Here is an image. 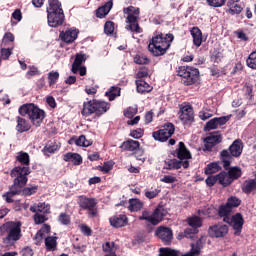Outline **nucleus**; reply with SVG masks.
Segmentation results:
<instances>
[{
	"label": "nucleus",
	"instance_id": "nucleus-38",
	"mask_svg": "<svg viewBox=\"0 0 256 256\" xmlns=\"http://www.w3.org/2000/svg\"><path fill=\"white\" fill-rule=\"evenodd\" d=\"M24 186L25 185L21 186L20 192L17 194H14L13 197H15V195L31 196V195H34V193H37L38 186H30L23 189Z\"/></svg>",
	"mask_w": 256,
	"mask_h": 256
},
{
	"label": "nucleus",
	"instance_id": "nucleus-55",
	"mask_svg": "<svg viewBox=\"0 0 256 256\" xmlns=\"http://www.w3.org/2000/svg\"><path fill=\"white\" fill-rule=\"evenodd\" d=\"M223 59V53L214 50L211 55V61L214 63H221V60Z\"/></svg>",
	"mask_w": 256,
	"mask_h": 256
},
{
	"label": "nucleus",
	"instance_id": "nucleus-45",
	"mask_svg": "<svg viewBox=\"0 0 256 256\" xmlns=\"http://www.w3.org/2000/svg\"><path fill=\"white\" fill-rule=\"evenodd\" d=\"M134 63L137 65H147L149 63V58L143 54H137L134 57Z\"/></svg>",
	"mask_w": 256,
	"mask_h": 256
},
{
	"label": "nucleus",
	"instance_id": "nucleus-5",
	"mask_svg": "<svg viewBox=\"0 0 256 256\" xmlns=\"http://www.w3.org/2000/svg\"><path fill=\"white\" fill-rule=\"evenodd\" d=\"M49 7L47 8V19L49 27H61L65 22V13L61 8L59 0H48Z\"/></svg>",
	"mask_w": 256,
	"mask_h": 256
},
{
	"label": "nucleus",
	"instance_id": "nucleus-30",
	"mask_svg": "<svg viewBox=\"0 0 256 256\" xmlns=\"http://www.w3.org/2000/svg\"><path fill=\"white\" fill-rule=\"evenodd\" d=\"M218 177V183L219 185H222V187H229L231 183H233V180L229 176L228 172L222 171L219 174H217Z\"/></svg>",
	"mask_w": 256,
	"mask_h": 256
},
{
	"label": "nucleus",
	"instance_id": "nucleus-43",
	"mask_svg": "<svg viewBox=\"0 0 256 256\" xmlns=\"http://www.w3.org/2000/svg\"><path fill=\"white\" fill-rule=\"evenodd\" d=\"M75 145L78 147H89L91 145V141L85 138V135H81L79 138L75 140Z\"/></svg>",
	"mask_w": 256,
	"mask_h": 256
},
{
	"label": "nucleus",
	"instance_id": "nucleus-22",
	"mask_svg": "<svg viewBox=\"0 0 256 256\" xmlns=\"http://www.w3.org/2000/svg\"><path fill=\"white\" fill-rule=\"evenodd\" d=\"M30 211L32 213H43L44 215H48V213H51V206L45 204V202H40L31 206Z\"/></svg>",
	"mask_w": 256,
	"mask_h": 256
},
{
	"label": "nucleus",
	"instance_id": "nucleus-7",
	"mask_svg": "<svg viewBox=\"0 0 256 256\" xmlns=\"http://www.w3.org/2000/svg\"><path fill=\"white\" fill-rule=\"evenodd\" d=\"M107 111H109V103L105 101H88L83 103L81 114L83 117H89L94 113L96 117H101Z\"/></svg>",
	"mask_w": 256,
	"mask_h": 256
},
{
	"label": "nucleus",
	"instance_id": "nucleus-16",
	"mask_svg": "<svg viewBox=\"0 0 256 256\" xmlns=\"http://www.w3.org/2000/svg\"><path fill=\"white\" fill-rule=\"evenodd\" d=\"M227 233H229V227L225 224L218 223L208 228L209 237H214L215 239L225 237Z\"/></svg>",
	"mask_w": 256,
	"mask_h": 256
},
{
	"label": "nucleus",
	"instance_id": "nucleus-48",
	"mask_svg": "<svg viewBox=\"0 0 256 256\" xmlns=\"http://www.w3.org/2000/svg\"><path fill=\"white\" fill-rule=\"evenodd\" d=\"M246 63L250 69H256V50L249 55Z\"/></svg>",
	"mask_w": 256,
	"mask_h": 256
},
{
	"label": "nucleus",
	"instance_id": "nucleus-41",
	"mask_svg": "<svg viewBox=\"0 0 256 256\" xmlns=\"http://www.w3.org/2000/svg\"><path fill=\"white\" fill-rule=\"evenodd\" d=\"M159 256H179V251L171 248H160Z\"/></svg>",
	"mask_w": 256,
	"mask_h": 256
},
{
	"label": "nucleus",
	"instance_id": "nucleus-18",
	"mask_svg": "<svg viewBox=\"0 0 256 256\" xmlns=\"http://www.w3.org/2000/svg\"><path fill=\"white\" fill-rule=\"evenodd\" d=\"M229 119H231V115L215 117L206 123L204 130L205 131H213V129H218L222 125H225V123H227V121H229Z\"/></svg>",
	"mask_w": 256,
	"mask_h": 256
},
{
	"label": "nucleus",
	"instance_id": "nucleus-39",
	"mask_svg": "<svg viewBox=\"0 0 256 256\" xmlns=\"http://www.w3.org/2000/svg\"><path fill=\"white\" fill-rule=\"evenodd\" d=\"M128 209L129 211H141L143 209V202L139 199H130Z\"/></svg>",
	"mask_w": 256,
	"mask_h": 256
},
{
	"label": "nucleus",
	"instance_id": "nucleus-35",
	"mask_svg": "<svg viewBox=\"0 0 256 256\" xmlns=\"http://www.w3.org/2000/svg\"><path fill=\"white\" fill-rule=\"evenodd\" d=\"M186 223L189 225V227H193L194 229H199L200 227H203V220L198 216H192L187 218Z\"/></svg>",
	"mask_w": 256,
	"mask_h": 256
},
{
	"label": "nucleus",
	"instance_id": "nucleus-4",
	"mask_svg": "<svg viewBox=\"0 0 256 256\" xmlns=\"http://www.w3.org/2000/svg\"><path fill=\"white\" fill-rule=\"evenodd\" d=\"M19 114L22 115V117L28 116V119H30V122L34 127H41V124L46 117L44 110L33 103L23 104L19 108Z\"/></svg>",
	"mask_w": 256,
	"mask_h": 256
},
{
	"label": "nucleus",
	"instance_id": "nucleus-28",
	"mask_svg": "<svg viewBox=\"0 0 256 256\" xmlns=\"http://www.w3.org/2000/svg\"><path fill=\"white\" fill-rule=\"evenodd\" d=\"M228 13H230V15H239V13H241V11H243V6L241 4H239L238 0H231L228 2Z\"/></svg>",
	"mask_w": 256,
	"mask_h": 256
},
{
	"label": "nucleus",
	"instance_id": "nucleus-8",
	"mask_svg": "<svg viewBox=\"0 0 256 256\" xmlns=\"http://www.w3.org/2000/svg\"><path fill=\"white\" fill-rule=\"evenodd\" d=\"M5 243H15L21 239V222H7L0 227V235H5Z\"/></svg>",
	"mask_w": 256,
	"mask_h": 256
},
{
	"label": "nucleus",
	"instance_id": "nucleus-32",
	"mask_svg": "<svg viewBox=\"0 0 256 256\" xmlns=\"http://www.w3.org/2000/svg\"><path fill=\"white\" fill-rule=\"evenodd\" d=\"M226 171H228V175L230 176V179H232V183L233 181H237V179H239L241 177V175H243V172L241 171V167L239 166H234V167H227V169H225Z\"/></svg>",
	"mask_w": 256,
	"mask_h": 256
},
{
	"label": "nucleus",
	"instance_id": "nucleus-11",
	"mask_svg": "<svg viewBox=\"0 0 256 256\" xmlns=\"http://www.w3.org/2000/svg\"><path fill=\"white\" fill-rule=\"evenodd\" d=\"M78 205L84 211H88V215L90 217L97 216V199L95 198H88L87 196H79L78 198Z\"/></svg>",
	"mask_w": 256,
	"mask_h": 256
},
{
	"label": "nucleus",
	"instance_id": "nucleus-3",
	"mask_svg": "<svg viewBox=\"0 0 256 256\" xmlns=\"http://www.w3.org/2000/svg\"><path fill=\"white\" fill-rule=\"evenodd\" d=\"M172 155L179 160L169 159L165 161L166 169L173 171L175 169H181V167H183V169L189 168V160L187 159H191V152L187 150L185 143L179 142L178 148L172 152Z\"/></svg>",
	"mask_w": 256,
	"mask_h": 256
},
{
	"label": "nucleus",
	"instance_id": "nucleus-2",
	"mask_svg": "<svg viewBox=\"0 0 256 256\" xmlns=\"http://www.w3.org/2000/svg\"><path fill=\"white\" fill-rule=\"evenodd\" d=\"M174 39L175 36L171 33L156 34L149 42L148 51H150L154 57H161V55L167 53Z\"/></svg>",
	"mask_w": 256,
	"mask_h": 256
},
{
	"label": "nucleus",
	"instance_id": "nucleus-31",
	"mask_svg": "<svg viewBox=\"0 0 256 256\" xmlns=\"http://www.w3.org/2000/svg\"><path fill=\"white\" fill-rule=\"evenodd\" d=\"M120 149L123 151H137V149H139V141L127 140L122 143Z\"/></svg>",
	"mask_w": 256,
	"mask_h": 256
},
{
	"label": "nucleus",
	"instance_id": "nucleus-63",
	"mask_svg": "<svg viewBox=\"0 0 256 256\" xmlns=\"http://www.w3.org/2000/svg\"><path fill=\"white\" fill-rule=\"evenodd\" d=\"M130 137H133V139H141L143 137V129L139 128L131 131Z\"/></svg>",
	"mask_w": 256,
	"mask_h": 256
},
{
	"label": "nucleus",
	"instance_id": "nucleus-47",
	"mask_svg": "<svg viewBox=\"0 0 256 256\" xmlns=\"http://www.w3.org/2000/svg\"><path fill=\"white\" fill-rule=\"evenodd\" d=\"M13 41H15V36L13 35V33H5L1 43V47H7V43H13Z\"/></svg>",
	"mask_w": 256,
	"mask_h": 256
},
{
	"label": "nucleus",
	"instance_id": "nucleus-25",
	"mask_svg": "<svg viewBox=\"0 0 256 256\" xmlns=\"http://www.w3.org/2000/svg\"><path fill=\"white\" fill-rule=\"evenodd\" d=\"M191 36L193 38V43L196 47H201V43H203V33L201 32V29L198 27H193L190 30Z\"/></svg>",
	"mask_w": 256,
	"mask_h": 256
},
{
	"label": "nucleus",
	"instance_id": "nucleus-53",
	"mask_svg": "<svg viewBox=\"0 0 256 256\" xmlns=\"http://www.w3.org/2000/svg\"><path fill=\"white\" fill-rule=\"evenodd\" d=\"M206 3L210 7H223L227 3V0H206Z\"/></svg>",
	"mask_w": 256,
	"mask_h": 256
},
{
	"label": "nucleus",
	"instance_id": "nucleus-17",
	"mask_svg": "<svg viewBox=\"0 0 256 256\" xmlns=\"http://www.w3.org/2000/svg\"><path fill=\"white\" fill-rule=\"evenodd\" d=\"M155 235L161 239L164 245H171V241H173V230L169 227L159 226Z\"/></svg>",
	"mask_w": 256,
	"mask_h": 256
},
{
	"label": "nucleus",
	"instance_id": "nucleus-29",
	"mask_svg": "<svg viewBox=\"0 0 256 256\" xmlns=\"http://www.w3.org/2000/svg\"><path fill=\"white\" fill-rule=\"evenodd\" d=\"M31 129V125L25 118H22L21 116L17 117V125H16V131L18 133H25V131H29Z\"/></svg>",
	"mask_w": 256,
	"mask_h": 256
},
{
	"label": "nucleus",
	"instance_id": "nucleus-51",
	"mask_svg": "<svg viewBox=\"0 0 256 256\" xmlns=\"http://www.w3.org/2000/svg\"><path fill=\"white\" fill-rule=\"evenodd\" d=\"M114 31H115V23L111 21H107L104 25V33L106 35H113Z\"/></svg>",
	"mask_w": 256,
	"mask_h": 256
},
{
	"label": "nucleus",
	"instance_id": "nucleus-34",
	"mask_svg": "<svg viewBox=\"0 0 256 256\" xmlns=\"http://www.w3.org/2000/svg\"><path fill=\"white\" fill-rule=\"evenodd\" d=\"M105 95L108 97L109 101H115V99L121 95V88L112 86L110 87L109 91L105 93Z\"/></svg>",
	"mask_w": 256,
	"mask_h": 256
},
{
	"label": "nucleus",
	"instance_id": "nucleus-36",
	"mask_svg": "<svg viewBox=\"0 0 256 256\" xmlns=\"http://www.w3.org/2000/svg\"><path fill=\"white\" fill-rule=\"evenodd\" d=\"M45 246L47 251H56L57 250V237L48 236L45 239Z\"/></svg>",
	"mask_w": 256,
	"mask_h": 256
},
{
	"label": "nucleus",
	"instance_id": "nucleus-64",
	"mask_svg": "<svg viewBox=\"0 0 256 256\" xmlns=\"http://www.w3.org/2000/svg\"><path fill=\"white\" fill-rule=\"evenodd\" d=\"M160 181H161L162 183L171 184V183H175V181H177V178L174 177V176L165 175L163 178L160 179Z\"/></svg>",
	"mask_w": 256,
	"mask_h": 256
},
{
	"label": "nucleus",
	"instance_id": "nucleus-15",
	"mask_svg": "<svg viewBox=\"0 0 256 256\" xmlns=\"http://www.w3.org/2000/svg\"><path fill=\"white\" fill-rule=\"evenodd\" d=\"M85 61H87L85 54H76L71 68L72 73H79L80 77H85V75H87V68L85 66H81L82 63H85Z\"/></svg>",
	"mask_w": 256,
	"mask_h": 256
},
{
	"label": "nucleus",
	"instance_id": "nucleus-40",
	"mask_svg": "<svg viewBox=\"0 0 256 256\" xmlns=\"http://www.w3.org/2000/svg\"><path fill=\"white\" fill-rule=\"evenodd\" d=\"M231 211H233V209L225 204L219 207L218 214L220 217H223V219H225V217H231Z\"/></svg>",
	"mask_w": 256,
	"mask_h": 256
},
{
	"label": "nucleus",
	"instance_id": "nucleus-50",
	"mask_svg": "<svg viewBox=\"0 0 256 256\" xmlns=\"http://www.w3.org/2000/svg\"><path fill=\"white\" fill-rule=\"evenodd\" d=\"M58 221H59V223H61V225H70L71 216H69V214H67V213H61L58 216Z\"/></svg>",
	"mask_w": 256,
	"mask_h": 256
},
{
	"label": "nucleus",
	"instance_id": "nucleus-12",
	"mask_svg": "<svg viewBox=\"0 0 256 256\" xmlns=\"http://www.w3.org/2000/svg\"><path fill=\"white\" fill-rule=\"evenodd\" d=\"M173 133H175V125H173V123H167L162 127V129L153 132L152 137L155 141L165 143L169 137H172Z\"/></svg>",
	"mask_w": 256,
	"mask_h": 256
},
{
	"label": "nucleus",
	"instance_id": "nucleus-19",
	"mask_svg": "<svg viewBox=\"0 0 256 256\" xmlns=\"http://www.w3.org/2000/svg\"><path fill=\"white\" fill-rule=\"evenodd\" d=\"M221 141H223L221 134L219 132H213L204 139V147L206 151H211L213 147L218 145V143H221Z\"/></svg>",
	"mask_w": 256,
	"mask_h": 256
},
{
	"label": "nucleus",
	"instance_id": "nucleus-49",
	"mask_svg": "<svg viewBox=\"0 0 256 256\" xmlns=\"http://www.w3.org/2000/svg\"><path fill=\"white\" fill-rule=\"evenodd\" d=\"M159 193H161V189L151 188L145 192V197L147 199H155V197H157V195H159Z\"/></svg>",
	"mask_w": 256,
	"mask_h": 256
},
{
	"label": "nucleus",
	"instance_id": "nucleus-1",
	"mask_svg": "<svg viewBox=\"0 0 256 256\" xmlns=\"http://www.w3.org/2000/svg\"><path fill=\"white\" fill-rule=\"evenodd\" d=\"M16 160L23 166L15 167L10 173L14 181L13 185L10 187L9 192L3 195V197H5L6 203H13V196L17 195V193H21V187L23 185H27V175L31 173L29 171V154L26 152H19L16 156Z\"/></svg>",
	"mask_w": 256,
	"mask_h": 256
},
{
	"label": "nucleus",
	"instance_id": "nucleus-6",
	"mask_svg": "<svg viewBox=\"0 0 256 256\" xmlns=\"http://www.w3.org/2000/svg\"><path fill=\"white\" fill-rule=\"evenodd\" d=\"M241 153H243V142L240 139L235 140L228 150H222L220 155L224 169L230 167L233 157H241Z\"/></svg>",
	"mask_w": 256,
	"mask_h": 256
},
{
	"label": "nucleus",
	"instance_id": "nucleus-33",
	"mask_svg": "<svg viewBox=\"0 0 256 256\" xmlns=\"http://www.w3.org/2000/svg\"><path fill=\"white\" fill-rule=\"evenodd\" d=\"M151 89V86L145 80H136V90L138 93H149Z\"/></svg>",
	"mask_w": 256,
	"mask_h": 256
},
{
	"label": "nucleus",
	"instance_id": "nucleus-20",
	"mask_svg": "<svg viewBox=\"0 0 256 256\" xmlns=\"http://www.w3.org/2000/svg\"><path fill=\"white\" fill-rule=\"evenodd\" d=\"M77 35H79V30L70 28L65 32H60V39L64 41V43H73V41L77 39Z\"/></svg>",
	"mask_w": 256,
	"mask_h": 256
},
{
	"label": "nucleus",
	"instance_id": "nucleus-26",
	"mask_svg": "<svg viewBox=\"0 0 256 256\" xmlns=\"http://www.w3.org/2000/svg\"><path fill=\"white\" fill-rule=\"evenodd\" d=\"M163 217H165V214L163 213V209L156 208L153 214L150 216L151 225H159V223L163 221Z\"/></svg>",
	"mask_w": 256,
	"mask_h": 256
},
{
	"label": "nucleus",
	"instance_id": "nucleus-42",
	"mask_svg": "<svg viewBox=\"0 0 256 256\" xmlns=\"http://www.w3.org/2000/svg\"><path fill=\"white\" fill-rule=\"evenodd\" d=\"M197 233H199V229L191 227V228H186L182 236L186 237L187 239H193L195 235H197Z\"/></svg>",
	"mask_w": 256,
	"mask_h": 256
},
{
	"label": "nucleus",
	"instance_id": "nucleus-13",
	"mask_svg": "<svg viewBox=\"0 0 256 256\" xmlns=\"http://www.w3.org/2000/svg\"><path fill=\"white\" fill-rule=\"evenodd\" d=\"M223 221L224 223H228V225H231L233 227L235 235H241V229H243V224L245 223V220H243V215H241V213H236L232 217H225L223 218Z\"/></svg>",
	"mask_w": 256,
	"mask_h": 256
},
{
	"label": "nucleus",
	"instance_id": "nucleus-46",
	"mask_svg": "<svg viewBox=\"0 0 256 256\" xmlns=\"http://www.w3.org/2000/svg\"><path fill=\"white\" fill-rule=\"evenodd\" d=\"M13 54V48H5V46H1L0 55L4 61H7L9 57Z\"/></svg>",
	"mask_w": 256,
	"mask_h": 256
},
{
	"label": "nucleus",
	"instance_id": "nucleus-61",
	"mask_svg": "<svg viewBox=\"0 0 256 256\" xmlns=\"http://www.w3.org/2000/svg\"><path fill=\"white\" fill-rule=\"evenodd\" d=\"M215 183H219V178L217 177V175L209 176L206 179V185H208V187H213V185H215Z\"/></svg>",
	"mask_w": 256,
	"mask_h": 256
},
{
	"label": "nucleus",
	"instance_id": "nucleus-52",
	"mask_svg": "<svg viewBox=\"0 0 256 256\" xmlns=\"http://www.w3.org/2000/svg\"><path fill=\"white\" fill-rule=\"evenodd\" d=\"M226 205L233 209V207H239L241 205V200H239V198L237 197L232 196L227 200Z\"/></svg>",
	"mask_w": 256,
	"mask_h": 256
},
{
	"label": "nucleus",
	"instance_id": "nucleus-58",
	"mask_svg": "<svg viewBox=\"0 0 256 256\" xmlns=\"http://www.w3.org/2000/svg\"><path fill=\"white\" fill-rule=\"evenodd\" d=\"M34 221L36 225H41V223H45L47 221V217L45 216V214L36 213L34 215Z\"/></svg>",
	"mask_w": 256,
	"mask_h": 256
},
{
	"label": "nucleus",
	"instance_id": "nucleus-60",
	"mask_svg": "<svg viewBox=\"0 0 256 256\" xmlns=\"http://www.w3.org/2000/svg\"><path fill=\"white\" fill-rule=\"evenodd\" d=\"M191 249L189 251L191 256H198L201 255V248H198V246L195 245V243H192L190 245Z\"/></svg>",
	"mask_w": 256,
	"mask_h": 256
},
{
	"label": "nucleus",
	"instance_id": "nucleus-9",
	"mask_svg": "<svg viewBox=\"0 0 256 256\" xmlns=\"http://www.w3.org/2000/svg\"><path fill=\"white\" fill-rule=\"evenodd\" d=\"M124 15H127L126 18V29L127 31H131L132 33H143V29L139 26V15L140 10L139 8H135L134 6H129L123 9Z\"/></svg>",
	"mask_w": 256,
	"mask_h": 256
},
{
	"label": "nucleus",
	"instance_id": "nucleus-21",
	"mask_svg": "<svg viewBox=\"0 0 256 256\" xmlns=\"http://www.w3.org/2000/svg\"><path fill=\"white\" fill-rule=\"evenodd\" d=\"M110 225L119 229L120 227H125L127 225V216L124 214L115 215L109 219Z\"/></svg>",
	"mask_w": 256,
	"mask_h": 256
},
{
	"label": "nucleus",
	"instance_id": "nucleus-59",
	"mask_svg": "<svg viewBox=\"0 0 256 256\" xmlns=\"http://www.w3.org/2000/svg\"><path fill=\"white\" fill-rule=\"evenodd\" d=\"M51 231V226L44 224L43 227L37 232L36 237L42 238L45 233H49Z\"/></svg>",
	"mask_w": 256,
	"mask_h": 256
},
{
	"label": "nucleus",
	"instance_id": "nucleus-62",
	"mask_svg": "<svg viewBox=\"0 0 256 256\" xmlns=\"http://www.w3.org/2000/svg\"><path fill=\"white\" fill-rule=\"evenodd\" d=\"M137 77H138V79H143L144 77H149V69L145 68V67L140 68L137 73Z\"/></svg>",
	"mask_w": 256,
	"mask_h": 256
},
{
	"label": "nucleus",
	"instance_id": "nucleus-14",
	"mask_svg": "<svg viewBox=\"0 0 256 256\" xmlns=\"http://www.w3.org/2000/svg\"><path fill=\"white\" fill-rule=\"evenodd\" d=\"M179 119L184 123H193L195 121V113L193 106L189 104H182L178 113Z\"/></svg>",
	"mask_w": 256,
	"mask_h": 256
},
{
	"label": "nucleus",
	"instance_id": "nucleus-24",
	"mask_svg": "<svg viewBox=\"0 0 256 256\" xmlns=\"http://www.w3.org/2000/svg\"><path fill=\"white\" fill-rule=\"evenodd\" d=\"M111 9H113V0L108 1L105 5L99 7L96 10V17L103 19V17L109 15V11H111Z\"/></svg>",
	"mask_w": 256,
	"mask_h": 256
},
{
	"label": "nucleus",
	"instance_id": "nucleus-54",
	"mask_svg": "<svg viewBox=\"0 0 256 256\" xmlns=\"http://www.w3.org/2000/svg\"><path fill=\"white\" fill-rule=\"evenodd\" d=\"M49 85H55L59 79V72L51 71L48 73Z\"/></svg>",
	"mask_w": 256,
	"mask_h": 256
},
{
	"label": "nucleus",
	"instance_id": "nucleus-57",
	"mask_svg": "<svg viewBox=\"0 0 256 256\" xmlns=\"http://www.w3.org/2000/svg\"><path fill=\"white\" fill-rule=\"evenodd\" d=\"M124 115L128 119H132V117H135V115H137V108H134V107L127 108L126 110H124Z\"/></svg>",
	"mask_w": 256,
	"mask_h": 256
},
{
	"label": "nucleus",
	"instance_id": "nucleus-23",
	"mask_svg": "<svg viewBox=\"0 0 256 256\" xmlns=\"http://www.w3.org/2000/svg\"><path fill=\"white\" fill-rule=\"evenodd\" d=\"M63 160L66 162L73 163L74 165H81L83 163V158L77 153L68 152L63 155Z\"/></svg>",
	"mask_w": 256,
	"mask_h": 256
},
{
	"label": "nucleus",
	"instance_id": "nucleus-27",
	"mask_svg": "<svg viewBox=\"0 0 256 256\" xmlns=\"http://www.w3.org/2000/svg\"><path fill=\"white\" fill-rule=\"evenodd\" d=\"M163 217H165V214L163 213V209L156 208L153 214L150 216L151 225H159V223L163 221Z\"/></svg>",
	"mask_w": 256,
	"mask_h": 256
},
{
	"label": "nucleus",
	"instance_id": "nucleus-10",
	"mask_svg": "<svg viewBox=\"0 0 256 256\" xmlns=\"http://www.w3.org/2000/svg\"><path fill=\"white\" fill-rule=\"evenodd\" d=\"M178 75L182 78L181 81L184 85H193L199 79V69L191 66H180L178 68Z\"/></svg>",
	"mask_w": 256,
	"mask_h": 256
},
{
	"label": "nucleus",
	"instance_id": "nucleus-56",
	"mask_svg": "<svg viewBox=\"0 0 256 256\" xmlns=\"http://www.w3.org/2000/svg\"><path fill=\"white\" fill-rule=\"evenodd\" d=\"M115 247V242H106L105 244L102 245V249L104 253H111L113 251H116Z\"/></svg>",
	"mask_w": 256,
	"mask_h": 256
},
{
	"label": "nucleus",
	"instance_id": "nucleus-44",
	"mask_svg": "<svg viewBox=\"0 0 256 256\" xmlns=\"http://www.w3.org/2000/svg\"><path fill=\"white\" fill-rule=\"evenodd\" d=\"M59 149V146H57V144H47L44 148H43V153L44 155H51L53 153H55V151H57Z\"/></svg>",
	"mask_w": 256,
	"mask_h": 256
},
{
	"label": "nucleus",
	"instance_id": "nucleus-37",
	"mask_svg": "<svg viewBox=\"0 0 256 256\" xmlns=\"http://www.w3.org/2000/svg\"><path fill=\"white\" fill-rule=\"evenodd\" d=\"M218 171H221V166L219 165V162H212L208 164L205 168L206 175H213L214 173H218Z\"/></svg>",
	"mask_w": 256,
	"mask_h": 256
}]
</instances>
